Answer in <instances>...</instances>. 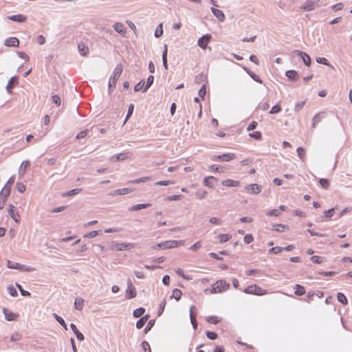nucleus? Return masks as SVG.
<instances>
[{
  "mask_svg": "<svg viewBox=\"0 0 352 352\" xmlns=\"http://www.w3.org/2000/svg\"><path fill=\"white\" fill-rule=\"evenodd\" d=\"M249 135L257 140H260L262 138V134L260 131H254L253 133H250Z\"/></svg>",
  "mask_w": 352,
  "mask_h": 352,
  "instance_id": "c03bdc74",
  "label": "nucleus"
},
{
  "mask_svg": "<svg viewBox=\"0 0 352 352\" xmlns=\"http://www.w3.org/2000/svg\"><path fill=\"white\" fill-rule=\"evenodd\" d=\"M148 316H143L142 317L140 320H138L137 323H136V327L138 329H142L145 323L146 322V321L148 320Z\"/></svg>",
  "mask_w": 352,
  "mask_h": 352,
  "instance_id": "2f4dec72",
  "label": "nucleus"
},
{
  "mask_svg": "<svg viewBox=\"0 0 352 352\" xmlns=\"http://www.w3.org/2000/svg\"><path fill=\"white\" fill-rule=\"evenodd\" d=\"M244 292L248 294H253L256 296H263L267 293L266 290L262 289L256 284L248 286L244 289Z\"/></svg>",
  "mask_w": 352,
  "mask_h": 352,
  "instance_id": "7ed1b4c3",
  "label": "nucleus"
},
{
  "mask_svg": "<svg viewBox=\"0 0 352 352\" xmlns=\"http://www.w3.org/2000/svg\"><path fill=\"white\" fill-rule=\"evenodd\" d=\"M16 187L19 192H23L25 190V186L23 183H16Z\"/></svg>",
  "mask_w": 352,
  "mask_h": 352,
  "instance_id": "bf43d9fd",
  "label": "nucleus"
},
{
  "mask_svg": "<svg viewBox=\"0 0 352 352\" xmlns=\"http://www.w3.org/2000/svg\"><path fill=\"white\" fill-rule=\"evenodd\" d=\"M207 337L210 340H216L218 337L217 334L213 331H207L206 333Z\"/></svg>",
  "mask_w": 352,
  "mask_h": 352,
  "instance_id": "e2e57ef3",
  "label": "nucleus"
},
{
  "mask_svg": "<svg viewBox=\"0 0 352 352\" xmlns=\"http://www.w3.org/2000/svg\"><path fill=\"white\" fill-rule=\"evenodd\" d=\"M206 321L208 323L216 324L221 321V318L217 316H210L206 318Z\"/></svg>",
  "mask_w": 352,
  "mask_h": 352,
  "instance_id": "72a5a7b5",
  "label": "nucleus"
},
{
  "mask_svg": "<svg viewBox=\"0 0 352 352\" xmlns=\"http://www.w3.org/2000/svg\"><path fill=\"white\" fill-rule=\"evenodd\" d=\"M131 191H132L131 189L128 188H124L116 190L113 192V195H126V194L131 192Z\"/></svg>",
  "mask_w": 352,
  "mask_h": 352,
  "instance_id": "58836bf2",
  "label": "nucleus"
},
{
  "mask_svg": "<svg viewBox=\"0 0 352 352\" xmlns=\"http://www.w3.org/2000/svg\"><path fill=\"white\" fill-rule=\"evenodd\" d=\"M211 39V36L209 34L204 35L202 37H201L197 42L198 45L202 48L206 49L208 43L210 42Z\"/></svg>",
  "mask_w": 352,
  "mask_h": 352,
  "instance_id": "f8f14e48",
  "label": "nucleus"
},
{
  "mask_svg": "<svg viewBox=\"0 0 352 352\" xmlns=\"http://www.w3.org/2000/svg\"><path fill=\"white\" fill-rule=\"evenodd\" d=\"M310 259L313 263L318 264L324 261V258L319 256H312Z\"/></svg>",
  "mask_w": 352,
  "mask_h": 352,
  "instance_id": "de8ad7c7",
  "label": "nucleus"
},
{
  "mask_svg": "<svg viewBox=\"0 0 352 352\" xmlns=\"http://www.w3.org/2000/svg\"><path fill=\"white\" fill-rule=\"evenodd\" d=\"M15 180L14 175L11 176L9 179L8 180L7 183L5 184L3 188H9L10 192L11 191V186L14 184Z\"/></svg>",
  "mask_w": 352,
  "mask_h": 352,
  "instance_id": "a18cd8bd",
  "label": "nucleus"
},
{
  "mask_svg": "<svg viewBox=\"0 0 352 352\" xmlns=\"http://www.w3.org/2000/svg\"><path fill=\"white\" fill-rule=\"evenodd\" d=\"M3 312L5 314L6 319L8 321L16 320L19 316L18 314H14L12 311H9L6 309H3Z\"/></svg>",
  "mask_w": 352,
  "mask_h": 352,
  "instance_id": "6ab92c4d",
  "label": "nucleus"
},
{
  "mask_svg": "<svg viewBox=\"0 0 352 352\" xmlns=\"http://www.w3.org/2000/svg\"><path fill=\"white\" fill-rule=\"evenodd\" d=\"M201 248V244L200 241L196 242L195 244L191 245L189 249L193 252H196Z\"/></svg>",
  "mask_w": 352,
  "mask_h": 352,
  "instance_id": "603ef678",
  "label": "nucleus"
},
{
  "mask_svg": "<svg viewBox=\"0 0 352 352\" xmlns=\"http://www.w3.org/2000/svg\"><path fill=\"white\" fill-rule=\"evenodd\" d=\"M167 52H168V50H167V47L165 46V49H164V51L163 52V54H162V59H163V64H164V66L165 67L166 69H168V64H167Z\"/></svg>",
  "mask_w": 352,
  "mask_h": 352,
  "instance_id": "79ce46f5",
  "label": "nucleus"
},
{
  "mask_svg": "<svg viewBox=\"0 0 352 352\" xmlns=\"http://www.w3.org/2000/svg\"><path fill=\"white\" fill-rule=\"evenodd\" d=\"M324 113L322 112L317 113L313 118V127H315L316 125L324 118Z\"/></svg>",
  "mask_w": 352,
  "mask_h": 352,
  "instance_id": "a878e982",
  "label": "nucleus"
},
{
  "mask_svg": "<svg viewBox=\"0 0 352 352\" xmlns=\"http://www.w3.org/2000/svg\"><path fill=\"white\" fill-rule=\"evenodd\" d=\"M75 308L77 310H82L84 306V300L82 298H76L74 302Z\"/></svg>",
  "mask_w": 352,
  "mask_h": 352,
  "instance_id": "cd10ccee",
  "label": "nucleus"
},
{
  "mask_svg": "<svg viewBox=\"0 0 352 352\" xmlns=\"http://www.w3.org/2000/svg\"><path fill=\"white\" fill-rule=\"evenodd\" d=\"M182 292L180 289H175L173 291L172 298H174L177 301L179 300L182 298Z\"/></svg>",
  "mask_w": 352,
  "mask_h": 352,
  "instance_id": "e433bc0d",
  "label": "nucleus"
},
{
  "mask_svg": "<svg viewBox=\"0 0 352 352\" xmlns=\"http://www.w3.org/2000/svg\"><path fill=\"white\" fill-rule=\"evenodd\" d=\"M295 294L298 296H302L305 294V289L303 286L296 284L295 285Z\"/></svg>",
  "mask_w": 352,
  "mask_h": 352,
  "instance_id": "473e14b6",
  "label": "nucleus"
},
{
  "mask_svg": "<svg viewBox=\"0 0 352 352\" xmlns=\"http://www.w3.org/2000/svg\"><path fill=\"white\" fill-rule=\"evenodd\" d=\"M212 10V12L213 13V14L220 21H224L225 19V15L223 14V12L219 10V9H217V8H212L211 9Z\"/></svg>",
  "mask_w": 352,
  "mask_h": 352,
  "instance_id": "aec40b11",
  "label": "nucleus"
},
{
  "mask_svg": "<svg viewBox=\"0 0 352 352\" xmlns=\"http://www.w3.org/2000/svg\"><path fill=\"white\" fill-rule=\"evenodd\" d=\"M4 44L8 47H18L19 45V41L16 37H10L5 41Z\"/></svg>",
  "mask_w": 352,
  "mask_h": 352,
  "instance_id": "a211bd4d",
  "label": "nucleus"
},
{
  "mask_svg": "<svg viewBox=\"0 0 352 352\" xmlns=\"http://www.w3.org/2000/svg\"><path fill=\"white\" fill-rule=\"evenodd\" d=\"M221 185L226 187H238L240 186V182L231 179L223 180Z\"/></svg>",
  "mask_w": 352,
  "mask_h": 352,
  "instance_id": "dca6fc26",
  "label": "nucleus"
},
{
  "mask_svg": "<svg viewBox=\"0 0 352 352\" xmlns=\"http://www.w3.org/2000/svg\"><path fill=\"white\" fill-rule=\"evenodd\" d=\"M185 244L184 241H177V240H168L166 241H163L162 243H157L156 246L154 247L155 249L160 248L163 250L171 249L177 248L179 246H182Z\"/></svg>",
  "mask_w": 352,
  "mask_h": 352,
  "instance_id": "f257e3e1",
  "label": "nucleus"
},
{
  "mask_svg": "<svg viewBox=\"0 0 352 352\" xmlns=\"http://www.w3.org/2000/svg\"><path fill=\"white\" fill-rule=\"evenodd\" d=\"M18 83V80H17V77L16 76H12L10 78L7 86H6V89L8 92H10L11 91V89H12L13 87V85L14 84H17Z\"/></svg>",
  "mask_w": 352,
  "mask_h": 352,
  "instance_id": "bb28decb",
  "label": "nucleus"
},
{
  "mask_svg": "<svg viewBox=\"0 0 352 352\" xmlns=\"http://www.w3.org/2000/svg\"><path fill=\"white\" fill-rule=\"evenodd\" d=\"M199 97H201V98H204V96L206 94V85H203V86L201 87V89L199 90Z\"/></svg>",
  "mask_w": 352,
  "mask_h": 352,
  "instance_id": "052dcab7",
  "label": "nucleus"
},
{
  "mask_svg": "<svg viewBox=\"0 0 352 352\" xmlns=\"http://www.w3.org/2000/svg\"><path fill=\"white\" fill-rule=\"evenodd\" d=\"M8 212V214L10 215V217L15 222L17 223L19 221V215L18 212H16L15 207L13 205H12V204L9 205Z\"/></svg>",
  "mask_w": 352,
  "mask_h": 352,
  "instance_id": "4468645a",
  "label": "nucleus"
},
{
  "mask_svg": "<svg viewBox=\"0 0 352 352\" xmlns=\"http://www.w3.org/2000/svg\"><path fill=\"white\" fill-rule=\"evenodd\" d=\"M267 214L269 216L278 217L280 214V212L277 209H273L269 211Z\"/></svg>",
  "mask_w": 352,
  "mask_h": 352,
  "instance_id": "774afa93",
  "label": "nucleus"
},
{
  "mask_svg": "<svg viewBox=\"0 0 352 352\" xmlns=\"http://www.w3.org/2000/svg\"><path fill=\"white\" fill-rule=\"evenodd\" d=\"M283 250V248H280V247H274V248H272L269 250V252L276 254H278V253L281 252Z\"/></svg>",
  "mask_w": 352,
  "mask_h": 352,
  "instance_id": "6e6d98bb",
  "label": "nucleus"
},
{
  "mask_svg": "<svg viewBox=\"0 0 352 352\" xmlns=\"http://www.w3.org/2000/svg\"><path fill=\"white\" fill-rule=\"evenodd\" d=\"M153 80H154V77L153 76H149L147 78V81H146V85L144 88V91H146L148 87L153 84Z\"/></svg>",
  "mask_w": 352,
  "mask_h": 352,
  "instance_id": "5fc2aeb1",
  "label": "nucleus"
},
{
  "mask_svg": "<svg viewBox=\"0 0 352 352\" xmlns=\"http://www.w3.org/2000/svg\"><path fill=\"white\" fill-rule=\"evenodd\" d=\"M52 102L58 107H59L61 104V100L59 96L58 95H54L52 97Z\"/></svg>",
  "mask_w": 352,
  "mask_h": 352,
  "instance_id": "3c124183",
  "label": "nucleus"
},
{
  "mask_svg": "<svg viewBox=\"0 0 352 352\" xmlns=\"http://www.w3.org/2000/svg\"><path fill=\"white\" fill-rule=\"evenodd\" d=\"M150 179H151V178L148 177H141V178H139V179H136L132 180V181H131L129 182L130 183H133V184H138V183L145 182L148 181Z\"/></svg>",
  "mask_w": 352,
  "mask_h": 352,
  "instance_id": "09e8293b",
  "label": "nucleus"
},
{
  "mask_svg": "<svg viewBox=\"0 0 352 352\" xmlns=\"http://www.w3.org/2000/svg\"><path fill=\"white\" fill-rule=\"evenodd\" d=\"M295 53L302 58V61L307 66H309L311 65V58L305 52H303L300 50H296V51H295Z\"/></svg>",
  "mask_w": 352,
  "mask_h": 352,
  "instance_id": "2eb2a0df",
  "label": "nucleus"
},
{
  "mask_svg": "<svg viewBox=\"0 0 352 352\" xmlns=\"http://www.w3.org/2000/svg\"><path fill=\"white\" fill-rule=\"evenodd\" d=\"M151 204H140L135 206H131L129 210L130 211L139 210L141 209H144L148 207H150Z\"/></svg>",
  "mask_w": 352,
  "mask_h": 352,
  "instance_id": "393cba45",
  "label": "nucleus"
},
{
  "mask_svg": "<svg viewBox=\"0 0 352 352\" xmlns=\"http://www.w3.org/2000/svg\"><path fill=\"white\" fill-rule=\"evenodd\" d=\"M297 153L300 159L304 162L305 160L306 151L302 147H298L296 150Z\"/></svg>",
  "mask_w": 352,
  "mask_h": 352,
  "instance_id": "c9c22d12",
  "label": "nucleus"
},
{
  "mask_svg": "<svg viewBox=\"0 0 352 352\" xmlns=\"http://www.w3.org/2000/svg\"><path fill=\"white\" fill-rule=\"evenodd\" d=\"M134 247L135 245L131 243H115L111 245V250L113 251H122L131 250Z\"/></svg>",
  "mask_w": 352,
  "mask_h": 352,
  "instance_id": "0eeeda50",
  "label": "nucleus"
},
{
  "mask_svg": "<svg viewBox=\"0 0 352 352\" xmlns=\"http://www.w3.org/2000/svg\"><path fill=\"white\" fill-rule=\"evenodd\" d=\"M338 300L343 305H346L348 303V300L345 295L341 292L338 293L337 294Z\"/></svg>",
  "mask_w": 352,
  "mask_h": 352,
  "instance_id": "f704fd0d",
  "label": "nucleus"
},
{
  "mask_svg": "<svg viewBox=\"0 0 352 352\" xmlns=\"http://www.w3.org/2000/svg\"><path fill=\"white\" fill-rule=\"evenodd\" d=\"M10 192L9 188H3L0 192V210L3 209L5 206L8 197L10 195Z\"/></svg>",
  "mask_w": 352,
  "mask_h": 352,
  "instance_id": "1a4fd4ad",
  "label": "nucleus"
},
{
  "mask_svg": "<svg viewBox=\"0 0 352 352\" xmlns=\"http://www.w3.org/2000/svg\"><path fill=\"white\" fill-rule=\"evenodd\" d=\"M182 198V196L181 195H170L167 197V200L168 201H176L179 200Z\"/></svg>",
  "mask_w": 352,
  "mask_h": 352,
  "instance_id": "69168bd1",
  "label": "nucleus"
},
{
  "mask_svg": "<svg viewBox=\"0 0 352 352\" xmlns=\"http://www.w3.org/2000/svg\"><path fill=\"white\" fill-rule=\"evenodd\" d=\"M286 76L289 79L295 80L298 77V74L294 70H289L286 72Z\"/></svg>",
  "mask_w": 352,
  "mask_h": 352,
  "instance_id": "ea45409f",
  "label": "nucleus"
},
{
  "mask_svg": "<svg viewBox=\"0 0 352 352\" xmlns=\"http://www.w3.org/2000/svg\"><path fill=\"white\" fill-rule=\"evenodd\" d=\"M113 28L117 32L120 34H124L126 33V28L121 23H116L113 25Z\"/></svg>",
  "mask_w": 352,
  "mask_h": 352,
  "instance_id": "b1692460",
  "label": "nucleus"
},
{
  "mask_svg": "<svg viewBox=\"0 0 352 352\" xmlns=\"http://www.w3.org/2000/svg\"><path fill=\"white\" fill-rule=\"evenodd\" d=\"M196 310V307L195 305H192L190 308V321L192 324L194 329H197V322L196 320V316L195 314V311Z\"/></svg>",
  "mask_w": 352,
  "mask_h": 352,
  "instance_id": "f3484780",
  "label": "nucleus"
},
{
  "mask_svg": "<svg viewBox=\"0 0 352 352\" xmlns=\"http://www.w3.org/2000/svg\"><path fill=\"white\" fill-rule=\"evenodd\" d=\"M122 72V65H118L115 68L112 76L109 78V87H115L116 86L117 80L120 78Z\"/></svg>",
  "mask_w": 352,
  "mask_h": 352,
  "instance_id": "423d86ee",
  "label": "nucleus"
},
{
  "mask_svg": "<svg viewBox=\"0 0 352 352\" xmlns=\"http://www.w3.org/2000/svg\"><path fill=\"white\" fill-rule=\"evenodd\" d=\"M144 311L145 309L144 308H138L133 311V316L135 318H139L144 314Z\"/></svg>",
  "mask_w": 352,
  "mask_h": 352,
  "instance_id": "49530a36",
  "label": "nucleus"
},
{
  "mask_svg": "<svg viewBox=\"0 0 352 352\" xmlns=\"http://www.w3.org/2000/svg\"><path fill=\"white\" fill-rule=\"evenodd\" d=\"M217 182V178L214 176H207L203 180V184L210 188L214 187Z\"/></svg>",
  "mask_w": 352,
  "mask_h": 352,
  "instance_id": "9d476101",
  "label": "nucleus"
},
{
  "mask_svg": "<svg viewBox=\"0 0 352 352\" xmlns=\"http://www.w3.org/2000/svg\"><path fill=\"white\" fill-rule=\"evenodd\" d=\"M230 288V284L223 280H217L212 285L210 290L211 294L221 293Z\"/></svg>",
  "mask_w": 352,
  "mask_h": 352,
  "instance_id": "f03ea898",
  "label": "nucleus"
},
{
  "mask_svg": "<svg viewBox=\"0 0 352 352\" xmlns=\"http://www.w3.org/2000/svg\"><path fill=\"white\" fill-rule=\"evenodd\" d=\"M245 190L250 194H258L261 191V187L257 184H252L245 186Z\"/></svg>",
  "mask_w": 352,
  "mask_h": 352,
  "instance_id": "9b49d317",
  "label": "nucleus"
},
{
  "mask_svg": "<svg viewBox=\"0 0 352 352\" xmlns=\"http://www.w3.org/2000/svg\"><path fill=\"white\" fill-rule=\"evenodd\" d=\"M141 345H142V348L144 352H151L150 344H148V342L144 341V342H142Z\"/></svg>",
  "mask_w": 352,
  "mask_h": 352,
  "instance_id": "8fccbe9b",
  "label": "nucleus"
},
{
  "mask_svg": "<svg viewBox=\"0 0 352 352\" xmlns=\"http://www.w3.org/2000/svg\"><path fill=\"white\" fill-rule=\"evenodd\" d=\"M334 211H335V208H331L328 210H325L324 212V216H323L322 221L329 220L333 215Z\"/></svg>",
  "mask_w": 352,
  "mask_h": 352,
  "instance_id": "7c9ffc66",
  "label": "nucleus"
},
{
  "mask_svg": "<svg viewBox=\"0 0 352 352\" xmlns=\"http://www.w3.org/2000/svg\"><path fill=\"white\" fill-rule=\"evenodd\" d=\"M320 6V0H306L300 6V10L305 12L314 10Z\"/></svg>",
  "mask_w": 352,
  "mask_h": 352,
  "instance_id": "20e7f679",
  "label": "nucleus"
},
{
  "mask_svg": "<svg viewBox=\"0 0 352 352\" xmlns=\"http://www.w3.org/2000/svg\"><path fill=\"white\" fill-rule=\"evenodd\" d=\"M9 20L16 22H24L26 20V17L22 14L10 15L7 17Z\"/></svg>",
  "mask_w": 352,
  "mask_h": 352,
  "instance_id": "4be33fe9",
  "label": "nucleus"
},
{
  "mask_svg": "<svg viewBox=\"0 0 352 352\" xmlns=\"http://www.w3.org/2000/svg\"><path fill=\"white\" fill-rule=\"evenodd\" d=\"M219 241L221 243L227 242L232 239V236L229 234H220L218 235Z\"/></svg>",
  "mask_w": 352,
  "mask_h": 352,
  "instance_id": "c85d7f7f",
  "label": "nucleus"
},
{
  "mask_svg": "<svg viewBox=\"0 0 352 352\" xmlns=\"http://www.w3.org/2000/svg\"><path fill=\"white\" fill-rule=\"evenodd\" d=\"M236 158V155L234 153H224L219 155H213L211 157L212 161H221V162H230Z\"/></svg>",
  "mask_w": 352,
  "mask_h": 352,
  "instance_id": "6e6552de",
  "label": "nucleus"
},
{
  "mask_svg": "<svg viewBox=\"0 0 352 352\" xmlns=\"http://www.w3.org/2000/svg\"><path fill=\"white\" fill-rule=\"evenodd\" d=\"M344 7V5L342 3H338L333 6H332L331 8L332 10H342Z\"/></svg>",
  "mask_w": 352,
  "mask_h": 352,
  "instance_id": "338daca9",
  "label": "nucleus"
},
{
  "mask_svg": "<svg viewBox=\"0 0 352 352\" xmlns=\"http://www.w3.org/2000/svg\"><path fill=\"white\" fill-rule=\"evenodd\" d=\"M287 226L283 224H276L273 226V230L277 232H284Z\"/></svg>",
  "mask_w": 352,
  "mask_h": 352,
  "instance_id": "37998d69",
  "label": "nucleus"
},
{
  "mask_svg": "<svg viewBox=\"0 0 352 352\" xmlns=\"http://www.w3.org/2000/svg\"><path fill=\"white\" fill-rule=\"evenodd\" d=\"M207 195H208V192L205 190H199L196 192L197 197L200 199L206 198L207 197Z\"/></svg>",
  "mask_w": 352,
  "mask_h": 352,
  "instance_id": "a19ab883",
  "label": "nucleus"
},
{
  "mask_svg": "<svg viewBox=\"0 0 352 352\" xmlns=\"http://www.w3.org/2000/svg\"><path fill=\"white\" fill-rule=\"evenodd\" d=\"M71 328L79 340H84L83 334L78 330L76 326L74 324H71Z\"/></svg>",
  "mask_w": 352,
  "mask_h": 352,
  "instance_id": "c756f323",
  "label": "nucleus"
},
{
  "mask_svg": "<svg viewBox=\"0 0 352 352\" xmlns=\"http://www.w3.org/2000/svg\"><path fill=\"white\" fill-rule=\"evenodd\" d=\"M78 48L80 54L84 56H87L89 52L88 46L82 43L78 44Z\"/></svg>",
  "mask_w": 352,
  "mask_h": 352,
  "instance_id": "412c9836",
  "label": "nucleus"
},
{
  "mask_svg": "<svg viewBox=\"0 0 352 352\" xmlns=\"http://www.w3.org/2000/svg\"><path fill=\"white\" fill-rule=\"evenodd\" d=\"M254 241V237L252 234H248L244 236V242L249 244Z\"/></svg>",
  "mask_w": 352,
  "mask_h": 352,
  "instance_id": "680f3d73",
  "label": "nucleus"
},
{
  "mask_svg": "<svg viewBox=\"0 0 352 352\" xmlns=\"http://www.w3.org/2000/svg\"><path fill=\"white\" fill-rule=\"evenodd\" d=\"M133 109H134V105L133 104H131L129 107V109H128V113H127V115H126V119H125V121H124V123H126V120L130 118V116L132 115L133 113Z\"/></svg>",
  "mask_w": 352,
  "mask_h": 352,
  "instance_id": "4d7b16f0",
  "label": "nucleus"
},
{
  "mask_svg": "<svg viewBox=\"0 0 352 352\" xmlns=\"http://www.w3.org/2000/svg\"><path fill=\"white\" fill-rule=\"evenodd\" d=\"M320 184L321 186L324 189H327L329 187V182L327 179H320Z\"/></svg>",
  "mask_w": 352,
  "mask_h": 352,
  "instance_id": "864d4df0",
  "label": "nucleus"
},
{
  "mask_svg": "<svg viewBox=\"0 0 352 352\" xmlns=\"http://www.w3.org/2000/svg\"><path fill=\"white\" fill-rule=\"evenodd\" d=\"M30 166V162L29 161H28V160L23 161L21 163V166L19 168V174L20 175L23 176L26 171V168H28Z\"/></svg>",
  "mask_w": 352,
  "mask_h": 352,
  "instance_id": "5701e85b",
  "label": "nucleus"
},
{
  "mask_svg": "<svg viewBox=\"0 0 352 352\" xmlns=\"http://www.w3.org/2000/svg\"><path fill=\"white\" fill-rule=\"evenodd\" d=\"M7 267L10 269H15L18 270L21 272H32L33 271V268L29 266H26L25 265H21L19 263L12 261L10 260L7 261Z\"/></svg>",
  "mask_w": 352,
  "mask_h": 352,
  "instance_id": "39448f33",
  "label": "nucleus"
},
{
  "mask_svg": "<svg viewBox=\"0 0 352 352\" xmlns=\"http://www.w3.org/2000/svg\"><path fill=\"white\" fill-rule=\"evenodd\" d=\"M280 111H281V107H280V105H278V104H276V105L274 106V107L271 109V110H270V113H272V114H273V113H277L280 112Z\"/></svg>",
  "mask_w": 352,
  "mask_h": 352,
  "instance_id": "0e129e2a",
  "label": "nucleus"
},
{
  "mask_svg": "<svg viewBox=\"0 0 352 352\" xmlns=\"http://www.w3.org/2000/svg\"><path fill=\"white\" fill-rule=\"evenodd\" d=\"M136 296V289L135 287L133 285L132 283H129L128 285L127 289L126 290V298L131 299Z\"/></svg>",
  "mask_w": 352,
  "mask_h": 352,
  "instance_id": "ddd939ff",
  "label": "nucleus"
},
{
  "mask_svg": "<svg viewBox=\"0 0 352 352\" xmlns=\"http://www.w3.org/2000/svg\"><path fill=\"white\" fill-rule=\"evenodd\" d=\"M81 192V189L75 188L63 194V197H70L78 194Z\"/></svg>",
  "mask_w": 352,
  "mask_h": 352,
  "instance_id": "4c0bfd02",
  "label": "nucleus"
},
{
  "mask_svg": "<svg viewBox=\"0 0 352 352\" xmlns=\"http://www.w3.org/2000/svg\"><path fill=\"white\" fill-rule=\"evenodd\" d=\"M8 291L10 296H17V292L13 286H12V285L9 286L8 287Z\"/></svg>",
  "mask_w": 352,
  "mask_h": 352,
  "instance_id": "13d9d810",
  "label": "nucleus"
}]
</instances>
